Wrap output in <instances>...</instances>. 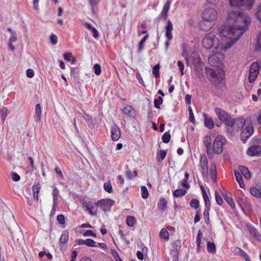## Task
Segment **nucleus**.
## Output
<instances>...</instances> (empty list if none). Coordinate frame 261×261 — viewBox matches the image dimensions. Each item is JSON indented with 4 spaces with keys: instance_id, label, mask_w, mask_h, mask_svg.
I'll list each match as a JSON object with an SVG mask.
<instances>
[{
    "instance_id": "72a5a7b5",
    "label": "nucleus",
    "mask_w": 261,
    "mask_h": 261,
    "mask_svg": "<svg viewBox=\"0 0 261 261\" xmlns=\"http://www.w3.org/2000/svg\"><path fill=\"white\" fill-rule=\"evenodd\" d=\"M126 223L129 227H133L136 223V220L133 216H128L126 217Z\"/></svg>"
},
{
    "instance_id": "5fc2aeb1",
    "label": "nucleus",
    "mask_w": 261,
    "mask_h": 261,
    "mask_svg": "<svg viewBox=\"0 0 261 261\" xmlns=\"http://www.w3.org/2000/svg\"><path fill=\"white\" fill-rule=\"evenodd\" d=\"M111 254L116 261H123L119 256L118 253L115 250H112Z\"/></svg>"
},
{
    "instance_id": "49530a36",
    "label": "nucleus",
    "mask_w": 261,
    "mask_h": 261,
    "mask_svg": "<svg viewBox=\"0 0 261 261\" xmlns=\"http://www.w3.org/2000/svg\"><path fill=\"white\" fill-rule=\"evenodd\" d=\"M257 19L261 22V3L258 5L255 13Z\"/></svg>"
},
{
    "instance_id": "0e129e2a",
    "label": "nucleus",
    "mask_w": 261,
    "mask_h": 261,
    "mask_svg": "<svg viewBox=\"0 0 261 261\" xmlns=\"http://www.w3.org/2000/svg\"><path fill=\"white\" fill-rule=\"evenodd\" d=\"M173 30V24L170 20H167V25L165 27V31H171Z\"/></svg>"
},
{
    "instance_id": "dca6fc26",
    "label": "nucleus",
    "mask_w": 261,
    "mask_h": 261,
    "mask_svg": "<svg viewBox=\"0 0 261 261\" xmlns=\"http://www.w3.org/2000/svg\"><path fill=\"white\" fill-rule=\"evenodd\" d=\"M181 248V242L179 240H177L174 242L172 245V249L171 250V253L172 255L177 254L178 255V252Z\"/></svg>"
},
{
    "instance_id": "ddd939ff",
    "label": "nucleus",
    "mask_w": 261,
    "mask_h": 261,
    "mask_svg": "<svg viewBox=\"0 0 261 261\" xmlns=\"http://www.w3.org/2000/svg\"><path fill=\"white\" fill-rule=\"evenodd\" d=\"M121 132L119 127L115 124L111 128V138L114 141H117L120 137Z\"/></svg>"
},
{
    "instance_id": "338daca9",
    "label": "nucleus",
    "mask_w": 261,
    "mask_h": 261,
    "mask_svg": "<svg viewBox=\"0 0 261 261\" xmlns=\"http://www.w3.org/2000/svg\"><path fill=\"white\" fill-rule=\"evenodd\" d=\"M200 210H199L196 212V214L194 217V222L195 223L198 222L200 220Z\"/></svg>"
},
{
    "instance_id": "39448f33",
    "label": "nucleus",
    "mask_w": 261,
    "mask_h": 261,
    "mask_svg": "<svg viewBox=\"0 0 261 261\" xmlns=\"http://www.w3.org/2000/svg\"><path fill=\"white\" fill-rule=\"evenodd\" d=\"M217 12L213 8L205 9L201 14L202 19L207 21L214 22L217 18Z\"/></svg>"
},
{
    "instance_id": "f704fd0d",
    "label": "nucleus",
    "mask_w": 261,
    "mask_h": 261,
    "mask_svg": "<svg viewBox=\"0 0 261 261\" xmlns=\"http://www.w3.org/2000/svg\"><path fill=\"white\" fill-rule=\"evenodd\" d=\"M223 197L225 200L228 203V204L231 206L232 208H235V203L232 197H229L226 194L223 195Z\"/></svg>"
},
{
    "instance_id": "f8f14e48",
    "label": "nucleus",
    "mask_w": 261,
    "mask_h": 261,
    "mask_svg": "<svg viewBox=\"0 0 261 261\" xmlns=\"http://www.w3.org/2000/svg\"><path fill=\"white\" fill-rule=\"evenodd\" d=\"M171 4V1L170 0H167V1L165 4L162 11L161 14L158 16V18L161 19L163 18L164 20H166L168 17V13L169 10L170 5Z\"/></svg>"
},
{
    "instance_id": "c9c22d12",
    "label": "nucleus",
    "mask_w": 261,
    "mask_h": 261,
    "mask_svg": "<svg viewBox=\"0 0 261 261\" xmlns=\"http://www.w3.org/2000/svg\"><path fill=\"white\" fill-rule=\"evenodd\" d=\"M251 194L256 197H260L261 196V193L260 190L255 187H252L250 188Z\"/></svg>"
},
{
    "instance_id": "2f4dec72",
    "label": "nucleus",
    "mask_w": 261,
    "mask_h": 261,
    "mask_svg": "<svg viewBox=\"0 0 261 261\" xmlns=\"http://www.w3.org/2000/svg\"><path fill=\"white\" fill-rule=\"evenodd\" d=\"M203 143L206 147V149L211 148L212 139L210 136L206 135L204 137Z\"/></svg>"
},
{
    "instance_id": "20e7f679",
    "label": "nucleus",
    "mask_w": 261,
    "mask_h": 261,
    "mask_svg": "<svg viewBox=\"0 0 261 261\" xmlns=\"http://www.w3.org/2000/svg\"><path fill=\"white\" fill-rule=\"evenodd\" d=\"M211 75V82L216 89L222 90L225 86V79L222 74L217 75L216 73L213 72Z\"/></svg>"
},
{
    "instance_id": "1a4fd4ad",
    "label": "nucleus",
    "mask_w": 261,
    "mask_h": 261,
    "mask_svg": "<svg viewBox=\"0 0 261 261\" xmlns=\"http://www.w3.org/2000/svg\"><path fill=\"white\" fill-rule=\"evenodd\" d=\"M114 201L111 199H105L99 200L97 202V206L100 207L102 210L106 212L110 211L113 205Z\"/></svg>"
},
{
    "instance_id": "de8ad7c7",
    "label": "nucleus",
    "mask_w": 261,
    "mask_h": 261,
    "mask_svg": "<svg viewBox=\"0 0 261 261\" xmlns=\"http://www.w3.org/2000/svg\"><path fill=\"white\" fill-rule=\"evenodd\" d=\"M258 74V73L255 72H249V75L248 77L249 82L250 83H253L257 77Z\"/></svg>"
},
{
    "instance_id": "c03bdc74",
    "label": "nucleus",
    "mask_w": 261,
    "mask_h": 261,
    "mask_svg": "<svg viewBox=\"0 0 261 261\" xmlns=\"http://www.w3.org/2000/svg\"><path fill=\"white\" fill-rule=\"evenodd\" d=\"M190 205L191 207L197 209L199 207V201L196 199H192L190 202Z\"/></svg>"
},
{
    "instance_id": "0eeeda50",
    "label": "nucleus",
    "mask_w": 261,
    "mask_h": 261,
    "mask_svg": "<svg viewBox=\"0 0 261 261\" xmlns=\"http://www.w3.org/2000/svg\"><path fill=\"white\" fill-rule=\"evenodd\" d=\"M226 142V139L221 135H218L215 138L213 145V151L216 154H220L223 151L222 146Z\"/></svg>"
},
{
    "instance_id": "603ef678",
    "label": "nucleus",
    "mask_w": 261,
    "mask_h": 261,
    "mask_svg": "<svg viewBox=\"0 0 261 261\" xmlns=\"http://www.w3.org/2000/svg\"><path fill=\"white\" fill-rule=\"evenodd\" d=\"M209 211L210 210H204L203 212L204 219L206 224H208L210 222L209 218Z\"/></svg>"
},
{
    "instance_id": "c85d7f7f",
    "label": "nucleus",
    "mask_w": 261,
    "mask_h": 261,
    "mask_svg": "<svg viewBox=\"0 0 261 261\" xmlns=\"http://www.w3.org/2000/svg\"><path fill=\"white\" fill-rule=\"evenodd\" d=\"M187 193V191L185 189H176L173 192V195L175 197H181Z\"/></svg>"
},
{
    "instance_id": "864d4df0",
    "label": "nucleus",
    "mask_w": 261,
    "mask_h": 261,
    "mask_svg": "<svg viewBox=\"0 0 261 261\" xmlns=\"http://www.w3.org/2000/svg\"><path fill=\"white\" fill-rule=\"evenodd\" d=\"M188 111L189 113V121L194 123L195 122V118L192 109L191 107H189Z\"/></svg>"
},
{
    "instance_id": "f257e3e1",
    "label": "nucleus",
    "mask_w": 261,
    "mask_h": 261,
    "mask_svg": "<svg viewBox=\"0 0 261 261\" xmlns=\"http://www.w3.org/2000/svg\"><path fill=\"white\" fill-rule=\"evenodd\" d=\"M228 18L233 19L234 23L229 26L223 25L218 28V31L222 39L221 42L213 34H208L203 38L202 45L206 49L216 53L219 49H229L247 29L251 22L250 17L239 11L231 12Z\"/></svg>"
},
{
    "instance_id": "4468645a",
    "label": "nucleus",
    "mask_w": 261,
    "mask_h": 261,
    "mask_svg": "<svg viewBox=\"0 0 261 261\" xmlns=\"http://www.w3.org/2000/svg\"><path fill=\"white\" fill-rule=\"evenodd\" d=\"M214 25V22L202 20L199 23V27L200 30L204 31H207L210 30Z\"/></svg>"
},
{
    "instance_id": "e433bc0d",
    "label": "nucleus",
    "mask_w": 261,
    "mask_h": 261,
    "mask_svg": "<svg viewBox=\"0 0 261 261\" xmlns=\"http://www.w3.org/2000/svg\"><path fill=\"white\" fill-rule=\"evenodd\" d=\"M160 236L161 238H163L166 241H168L169 239V232L165 228H163L161 229L160 233Z\"/></svg>"
},
{
    "instance_id": "09e8293b",
    "label": "nucleus",
    "mask_w": 261,
    "mask_h": 261,
    "mask_svg": "<svg viewBox=\"0 0 261 261\" xmlns=\"http://www.w3.org/2000/svg\"><path fill=\"white\" fill-rule=\"evenodd\" d=\"M49 40L52 45H56L58 42V37L56 35L51 34L49 37Z\"/></svg>"
},
{
    "instance_id": "a878e982",
    "label": "nucleus",
    "mask_w": 261,
    "mask_h": 261,
    "mask_svg": "<svg viewBox=\"0 0 261 261\" xmlns=\"http://www.w3.org/2000/svg\"><path fill=\"white\" fill-rule=\"evenodd\" d=\"M261 68V64L253 62L250 66L249 72H255L258 73L259 70Z\"/></svg>"
},
{
    "instance_id": "423d86ee",
    "label": "nucleus",
    "mask_w": 261,
    "mask_h": 261,
    "mask_svg": "<svg viewBox=\"0 0 261 261\" xmlns=\"http://www.w3.org/2000/svg\"><path fill=\"white\" fill-rule=\"evenodd\" d=\"M193 65L194 70L197 73V77L200 80L204 79V64L202 63L199 58H195L194 59Z\"/></svg>"
},
{
    "instance_id": "a18cd8bd",
    "label": "nucleus",
    "mask_w": 261,
    "mask_h": 261,
    "mask_svg": "<svg viewBox=\"0 0 261 261\" xmlns=\"http://www.w3.org/2000/svg\"><path fill=\"white\" fill-rule=\"evenodd\" d=\"M93 69L94 71V73L96 75H98L101 73V66L99 64H95L94 65Z\"/></svg>"
},
{
    "instance_id": "13d9d810",
    "label": "nucleus",
    "mask_w": 261,
    "mask_h": 261,
    "mask_svg": "<svg viewBox=\"0 0 261 261\" xmlns=\"http://www.w3.org/2000/svg\"><path fill=\"white\" fill-rule=\"evenodd\" d=\"M177 66L179 67V69L180 72V74L181 75H184V64L182 62L180 61H178L177 63Z\"/></svg>"
},
{
    "instance_id": "aec40b11",
    "label": "nucleus",
    "mask_w": 261,
    "mask_h": 261,
    "mask_svg": "<svg viewBox=\"0 0 261 261\" xmlns=\"http://www.w3.org/2000/svg\"><path fill=\"white\" fill-rule=\"evenodd\" d=\"M121 110L123 114L127 115V116L131 117L134 115V110L132 106L127 105L124 106Z\"/></svg>"
},
{
    "instance_id": "f03ea898",
    "label": "nucleus",
    "mask_w": 261,
    "mask_h": 261,
    "mask_svg": "<svg viewBox=\"0 0 261 261\" xmlns=\"http://www.w3.org/2000/svg\"><path fill=\"white\" fill-rule=\"evenodd\" d=\"M215 112L219 120L222 121L226 126L230 127H233L234 120L227 112L220 108H216Z\"/></svg>"
},
{
    "instance_id": "c756f323",
    "label": "nucleus",
    "mask_w": 261,
    "mask_h": 261,
    "mask_svg": "<svg viewBox=\"0 0 261 261\" xmlns=\"http://www.w3.org/2000/svg\"><path fill=\"white\" fill-rule=\"evenodd\" d=\"M207 250L210 253H214L216 251V245L214 243L207 241Z\"/></svg>"
},
{
    "instance_id": "7c9ffc66",
    "label": "nucleus",
    "mask_w": 261,
    "mask_h": 261,
    "mask_svg": "<svg viewBox=\"0 0 261 261\" xmlns=\"http://www.w3.org/2000/svg\"><path fill=\"white\" fill-rule=\"evenodd\" d=\"M167 152L165 150H161L159 153L156 154V161L158 162H161L165 158Z\"/></svg>"
},
{
    "instance_id": "6ab92c4d",
    "label": "nucleus",
    "mask_w": 261,
    "mask_h": 261,
    "mask_svg": "<svg viewBox=\"0 0 261 261\" xmlns=\"http://www.w3.org/2000/svg\"><path fill=\"white\" fill-rule=\"evenodd\" d=\"M248 229L250 234L253 236L256 240L261 242V235L257 229L253 226H250L248 228Z\"/></svg>"
},
{
    "instance_id": "58836bf2",
    "label": "nucleus",
    "mask_w": 261,
    "mask_h": 261,
    "mask_svg": "<svg viewBox=\"0 0 261 261\" xmlns=\"http://www.w3.org/2000/svg\"><path fill=\"white\" fill-rule=\"evenodd\" d=\"M103 188L109 193H111L113 192V188L110 181L104 183Z\"/></svg>"
},
{
    "instance_id": "4c0bfd02",
    "label": "nucleus",
    "mask_w": 261,
    "mask_h": 261,
    "mask_svg": "<svg viewBox=\"0 0 261 261\" xmlns=\"http://www.w3.org/2000/svg\"><path fill=\"white\" fill-rule=\"evenodd\" d=\"M8 110L6 108L3 107L1 110V118L3 122H4L8 115Z\"/></svg>"
},
{
    "instance_id": "a211bd4d",
    "label": "nucleus",
    "mask_w": 261,
    "mask_h": 261,
    "mask_svg": "<svg viewBox=\"0 0 261 261\" xmlns=\"http://www.w3.org/2000/svg\"><path fill=\"white\" fill-rule=\"evenodd\" d=\"M239 172H241V174H242L245 178L249 179L251 177V173L249 171L248 169L244 166H239L238 167Z\"/></svg>"
},
{
    "instance_id": "69168bd1",
    "label": "nucleus",
    "mask_w": 261,
    "mask_h": 261,
    "mask_svg": "<svg viewBox=\"0 0 261 261\" xmlns=\"http://www.w3.org/2000/svg\"><path fill=\"white\" fill-rule=\"evenodd\" d=\"M27 76L29 78H32L34 76V70L31 68H29L26 71Z\"/></svg>"
},
{
    "instance_id": "680f3d73",
    "label": "nucleus",
    "mask_w": 261,
    "mask_h": 261,
    "mask_svg": "<svg viewBox=\"0 0 261 261\" xmlns=\"http://www.w3.org/2000/svg\"><path fill=\"white\" fill-rule=\"evenodd\" d=\"M200 170H208V161L207 159H205L203 163H200Z\"/></svg>"
},
{
    "instance_id": "5701e85b",
    "label": "nucleus",
    "mask_w": 261,
    "mask_h": 261,
    "mask_svg": "<svg viewBox=\"0 0 261 261\" xmlns=\"http://www.w3.org/2000/svg\"><path fill=\"white\" fill-rule=\"evenodd\" d=\"M167 201L164 198H161L158 203V208L162 211H164L167 208Z\"/></svg>"
},
{
    "instance_id": "473e14b6",
    "label": "nucleus",
    "mask_w": 261,
    "mask_h": 261,
    "mask_svg": "<svg viewBox=\"0 0 261 261\" xmlns=\"http://www.w3.org/2000/svg\"><path fill=\"white\" fill-rule=\"evenodd\" d=\"M203 235L202 232L200 230H199L198 232L197 238H196V244H197V252H199L200 251V244L201 241V237Z\"/></svg>"
},
{
    "instance_id": "9b49d317",
    "label": "nucleus",
    "mask_w": 261,
    "mask_h": 261,
    "mask_svg": "<svg viewBox=\"0 0 261 261\" xmlns=\"http://www.w3.org/2000/svg\"><path fill=\"white\" fill-rule=\"evenodd\" d=\"M247 154L250 156H260L261 145H254L249 147L247 150Z\"/></svg>"
},
{
    "instance_id": "37998d69",
    "label": "nucleus",
    "mask_w": 261,
    "mask_h": 261,
    "mask_svg": "<svg viewBox=\"0 0 261 261\" xmlns=\"http://www.w3.org/2000/svg\"><path fill=\"white\" fill-rule=\"evenodd\" d=\"M160 66L158 63L155 65L152 68V74L154 75L155 77H158L159 76V70H160Z\"/></svg>"
},
{
    "instance_id": "6e6d98bb",
    "label": "nucleus",
    "mask_w": 261,
    "mask_h": 261,
    "mask_svg": "<svg viewBox=\"0 0 261 261\" xmlns=\"http://www.w3.org/2000/svg\"><path fill=\"white\" fill-rule=\"evenodd\" d=\"M215 199H216V201L217 203L219 205H221L223 203V199L221 197V196L219 195V194L217 191L215 192Z\"/></svg>"
},
{
    "instance_id": "bf43d9fd",
    "label": "nucleus",
    "mask_w": 261,
    "mask_h": 261,
    "mask_svg": "<svg viewBox=\"0 0 261 261\" xmlns=\"http://www.w3.org/2000/svg\"><path fill=\"white\" fill-rule=\"evenodd\" d=\"M11 174L12 179L13 181H18L20 179V176L17 173L12 172Z\"/></svg>"
},
{
    "instance_id": "052dcab7",
    "label": "nucleus",
    "mask_w": 261,
    "mask_h": 261,
    "mask_svg": "<svg viewBox=\"0 0 261 261\" xmlns=\"http://www.w3.org/2000/svg\"><path fill=\"white\" fill-rule=\"evenodd\" d=\"M57 220L60 224H64L65 223V217L62 214L59 215L57 216Z\"/></svg>"
},
{
    "instance_id": "774afa93",
    "label": "nucleus",
    "mask_w": 261,
    "mask_h": 261,
    "mask_svg": "<svg viewBox=\"0 0 261 261\" xmlns=\"http://www.w3.org/2000/svg\"><path fill=\"white\" fill-rule=\"evenodd\" d=\"M17 40V35L16 32H13L12 34H11V36L9 39V41L11 43H13L15 42Z\"/></svg>"
},
{
    "instance_id": "bb28decb",
    "label": "nucleus",
    "mask_w": 261,
    "mask_h": 261,
    "mask_svg": "<svg viewBox=\"0 0 261 261\" xmlns=\"http://www.w3.org/2000/svg\"><path fill=\"white\" fill-rule=\"evenodd\" d=\"M69 239V233L68 230H64L63 231L60 238V243L65 244L66 243Z\"/></svg>"
},
{
    "instance_id": "ea45409f",
    "label": "nucleus",
    "mask_w": 261,
    "mask_h": 261,
    "mask_svg": "<svg viewBox=\"0 0 261 261\" xmlns=\"http://www.w3.org/2000/svg\"><path fill=\"white\" fill-rule=\"evenodd\" d=\"M171 139V135L169 132H165L162 137L163 142L165 143L169 142Z\"/></svg>"
},
{
    "instance_id": "412c9836",
    "label": "nucleus",
    "mask_w": 261,
    "mask_h": 261,
    "mask_svg": "<svg viewBox=\"0 0 261 261\" xmlns=\"http://www.w3.org/2000/svg\"><path fill=\"white\" fill-rule=\"evenodd\" d=\"M234 174L236 177V180L239 183L240 187L242 188H245V186L244 184L243 178L241 174L240 173L239 171L235 170L234 171Z\"/></svg>"
},
{
    "instance_id": "cd10ccee",
    "label": "nucleus",
    "mask_w": 261,
    "mask_h": 261,
    "mask_svg": "<svg viewBox=\"0 0 261 261\" xmlns=\"http://www.w3.org/2000/svg\"><path fill=\"white\" fill-rule=\"evenodd\" d=\"M149 37L148 34L145 35L140 41L138 44V53L141 52L144 49V43Z\"/></svg>"
},
{
    "instance_id": "8fccbe9b",
    "label": "nucleus",
    "mask_w": 261,
    "mask_h": 261,
    "mask_svg": "<svg viewBox=\"0 0 261 261\" xmlns=\"http://www.w3.org/2000/svg\"><path fill=\"white\" fill-rule=\"evenodd\" d=\"M95 242L91 239H87L86 240V245L90 247H96V245H95Z\"/></svg>"
},
{
    "instance_id": "7ed1b4c3",
    "label": "nucleus",
    "mask_w": 261,
    "mask_h": 261,
    "mask_svg": "<svg viewBox=\"0 0 261 261\" xmlns=\"http://www.w3.org/2000/svg\"><path fill=\"white\" fill-rule=\"evenodd\" d=\"M255 0H229V4L232 7H244L248 10L252 9Z\"/></svg>"
},
{
    "instance_id": "9d476101",
    "label": "nucleus",
    "mask_w": 261,
    "mask_h": 261,
    "mask_svg": "<svg viewBox=\"0 0 261 261\" xmlns=\"http://www.w3.org/2000/svg\"><path fill=\"white\" fill-rule=\"evenodd\" d=\"M83 205V206L86 208V210L88 211L90 215L94 216L97 214V210L96 208H95L94 206L93 205V204L91 201L84 199Z\"/></svg>"
},
{
    "instance_id": "6e6552de",
    "label": "nucleus",
    "mask_w": 261,
    "mask_h": 261,
    "mask_svg": "<svg viewBox=\"0 0 261 261\" xmlns=\"http://www.w3.org/2000/svg\"><path fill=\"white\" fill-rule=\"evenodd\" d=\"M254 129L251 122L246 125L241 133V139L243 143L246 142L248 138L252 135Z\"/></svg>"
},
{
    "instance_id": "3c124183",
    "label": "nucleus",
    "mask_w": 261,
    "mask_h": 261,
    "mask_svg": "<svg viewBox=\"0 0 261 261\" xmlns=\"http://www.w3.org/2000/svg\"><path fill=\"white\" fill-rule=\"evenodd\" d=\"M59 193V192L58 189L55 187L53 191V202H57Z\"/></svg>"
},
{
    "instance_id": "393cba45",
    "label": "nucleus",
    "mask_w": 261,
    "mask_h": 261,
    "mask_svg": "<svg viewBox=\"0 0 261 261\" xmlns=\"http://www.w3.org/2000/svg\"><path fill=\"white\" fill-rule=\"evenodd\" d=\"M41 106L40 103H38L35 107V115L34 116L36 121H39L41 120Z\"/></svg>"
},
{
    "instance_id": "e2e57ef3",
    "label": "nucleus",
    "mask_w": 261,
    "mask_h": 261,
    "mask_svg": "<svg viewBox=\"0 0 261 261\" xmlns=\"http://www.w3.org/2000/svg\"><path fill=\"white\" fill-rule=\"evenodd\" d=\"M83 235L85 237L92 236L94 238L96 237V233L91 230H87L83 233Z\"/></svg>"
},
{
    "instance_id": "b1692460",
    "label": "nucleus",
    "mask_w": 261,
    "mask_h": 261,
    "mask_svg": "<svg viewBox=\"0 0 261 261\" xmlns=\"http://www.w3.org/2000/svg\"><path fill=\"white\" fill-rule=\"evenodd\" d=\"M41 186L39 183H37V184H35L32 188V190L33 192V198L35 200L38 199V194L39 191L40 190Z\"/></svg>"
},
{
    "instance_id": "4be33fe9",
    "label": "nucleus",
    "mask_w": 261,
    "mask_h": 261,
    "mask_svg": "<svg viewBox=\"0 0 261 261\" xmlns=\"http://www.w3.org/2000/svg\"><path fill=\"white\" fill-rule=\"evenodd\" d=\"M208 62L212 66L217 67L219 65V59L217 56L212 55L208 58Z\"/></svg>"
},
{
    "instance_id": "2eb2a0df",
    "label": "nucleus",
    "mask_w": 261,
    "mask_h": 261,
    "mask_svg": "<svg viewBox=\"0 0 261 261\" xmlns=\"http://www.w3.org/2000/svg\"><path fill=\"white\" fill-rule=\"evenodd\" d=\"M233 120H234L233 126L236 125V127L238 128V131L240 129H243L244 126H246V120L243 117L233 118Z\"/></svg>"
},
{
    "instance_id": "4d7b16f0",
    "label": "nucleus",
    "mask_w": 261,
    "mask_h": 261,
    "mask_svg": "<svg viewBox=\"0 0 261 261\" xmlns=\"http://www.w3.org/2000/svg\"><path fill=\"white\" fill-rule=\"evenodd\" d=\"M71 75L73 76L74 78L79 77V71L77 70L76 68L71 67Z\"/></svg>"
},
{
    "instance_id": "a19ab883",
    "label": "nucleus",
    "mask_w": 261,
    "mask_h": 261,
    "mask_svg": "<svg viewBox=\"0 0 261 261\" xmlns=\"http://www.w3.org/2000/svg\"><path fill=\"white\" fill-rule=\"evenodd\" d=\"M163 101V99L161 96H159L157 98H155L153 101L154 107L156 109H160V105L162 104Z\"/></svg>"
},
{
    "instance_id": "79ce46f5",
    "label": "nucleus",
    "mask_w": 261,
    "mask_h": 261,
    "mask_svg": "<svg viewBox=\"0 0 261 261\" xmlns=\"http://www.w3.org/2000/svg\"><path fill=\"white\" fill-rule=\"evenodd\" d=\"M141 196L143 199H146L148 197V191L147 188L145 186H142L141 187Z\"/></svg>"
},
{
    "instance_id": "f3484780",
    "label": "nucleus",
    "mask_w": 261,
    "mask_h": 261,
    "mask_svg": "<svg viewBox=\"0 0 261 261\" xmlns=\"http://www.w3.org/2000/svg\"><path fill=\"white\" fill-rule=\"evenodd\" d=\"M203 116L204 118V125L205 127L209 129H212L214 127V123L212 118L208 117L207 115L204 113Z\"/></svg>"
}]
</instances>
